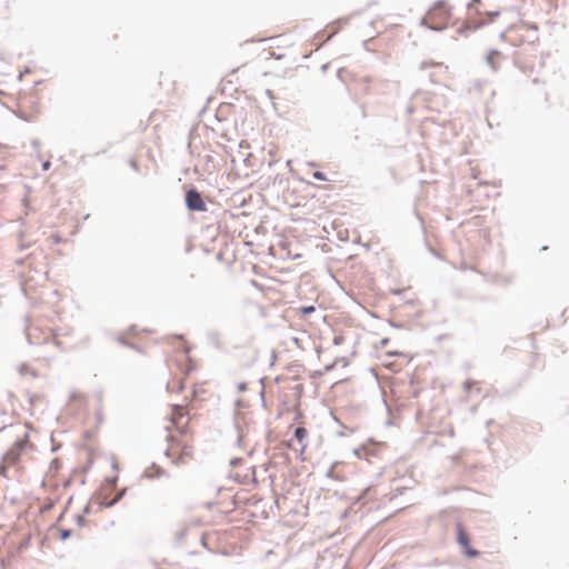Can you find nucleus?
Wrapping results in <instances>:
<instances>
[{
  "instance_id": "obj_9",
  "label": "nucleus",
  "mask_w": 569,
  "mask_h": 569,
  "mask_svg": "<svg viewBox=\"0 0 569 569\" xmlns=\"http://www.w3.org/2000/svg\"><path fill=\"white\" fill-rule=\"evenodd\" d=\"M338 466H339L338 461L332 462L331 466L326 471V477L330 478V479H333V480H337V481H345V479H346L345 476H342L341 473L336 471V468Z\"/></svg>"
},
{
  "instance_id": "obj_17",
  "label": "nucleus",
  "mask_w": 569,
  "mask_h": 569,
  "mask_svg": "<svg viewBox=\"0 0 569 569\" xmlns=\"http://www.w3.org/2000/svg\"><path fill=\"white\" fill-rule=\"evenodd\" d=\"M71 535H72V530L68 529V528L60 529V531H59V537H60L61 541H66L67 539H69L71 537Z\"/></svg>"
},
{
  "instance_id": "obj_48",
  "label": "nucleus",
  "mask_w": 569,
  "mask_h": 569,
  "mask_svg": "<svg viewBox=\"0 0 569 569\" xmlns=\"http://www.w3.org/2000/svg\"><path fill=\"white\" fill-rule=\"evenodd\" d=\"M23 262H24V259H18L17 260V263L20 264V266L23 264Z\"/></svg>"
},
{
  "instance_id": "obj_16",
  "label": "nucleus",
  "mask_w": 569,
  "mask_h": 569,
  "mask_svg": "<svg viewBox=\"0 0 569 569\" xmlns=\"http://www.w3.org/2000/svg\"><path fill=\"white\" fill-rule=\"evenodd\" d=\"M19 373L21 376H24L27 373H31L33 378H37L38 375L34 370H30L29 367L26 363H21L19 367Z\"/></svg>"
},
{
  "instance_id": "obj_56",
  "label": "nucleus",
  "mask_w": 569,
  "mask_h": 569,
  "mask_svg": "<svg viewBox=\"0 0 569 569\" xmlns=\"http://www.w3.org/2000/svg\"><path fill=\"white\" fill-rule=\"evenodd\" d=\"M167 439H168V441H171L172 440V436L168 435Z\"/></svg>"
},
{
  "instance_id": "obj_39",
  "label": "nucleus",
  "mask_w": 569,
  "mask_h": 569,
  "mask_svg": "<svg viewBox=\"0 0 569 569\" xmlns=\"http://www.w3.org/2000/svg\"><path fill=\"white\" fill-rule=\"evenodd\" d=\"M111 468H112L114 471H118V470H119V466H118V463H117L116 461H113V462L111 463Z\"/></svg>"
},
{
  "instance_id": "obj_49",
  "label": "nucleus",
  "mask_w": 569,
  "mask_h": 569,
  "mask_svg": "<svg viewBox=\"0 0 569 569\" xmlns=\"http://www.w3.org/2000/svg\"><path fill=\"white\" fill-rule=\"evenodd\" d=\"M170 455H171V453H170V450H169V449H166V451H164V456L170 457Z\"/></svg>"
},
{
  "instance_id": "obj_30",
  "label": "nucleus",
  "mask_w": 569,
  "mask_h": 569,
  "mask_svg": "<svg viewBox=\"0 0 569 569\" xmlns=\"http://www.w3.org/2000/svg\"><path fill=\"white\" fill-rule=\"evenodd\" d=\"M237 389H238V391H240V392L246 391V390H247V383H246V382H239V383L237 385Z\"/></svg>"
},
{
  "instance_id": "obj_25",
  "label": "nucleus",
  "mask_w": 569,
  "mask_h": 569,
  "mask_svg": "<svg viewBox=\"0 0 569 569\" xmlns=\"http://www.w3.org/2000/svg\"><path fill=\"white\" fill-rule=\"evenodd\" d=\"M242 461H243V459H242V458H240V457L232 458V459L230 460V466H231V467H237V466H239Z\"/></svg>"
},
{
  "instance_id": "obj_23",
  "label": "nucleus",
  "mask_w": 569,
  "mask_h": 569,
  "mask_svg": "<svg viewBox=\"0 0 569 569\" xmlns=\"http://www.w3.org/2000/svg\"><path fill=\"white\" fill-rule=\"evenodd\" d=\"M76 522L79 527H83L87 523V520L83 518L82 515H77Z\"/></svg>"
},
{
  "instance_id": "obj_43",
  "label": "nucleus",
  "mask_w": 569,
  "mask_h": 569,
  "mask_svg": "<svg viewBox=\"0 0 569 569\" xmlns=\"http://www.w3.org/2000/svg\"><path fill=\"white\" fill-rule=\"evenodd\" d=\"M361 116H362V118H366V116H367L366 111H365V106L363 104H361Z\"/></svg>"
},
{
  "instance_id": "obj_54",
  "label": "nucleus",
  "mask_w": 569,
  "mask_h": 569,
  "mask_svg": "<svg viewBox=\"0 0 569 569\" xmlns=\"http://www.w3.org/2000/svg\"><path fill=\"white\" fill-rule=\"evenodd\" d=\"M321 69H322V71H326V70H327V64H323V66L321 67Z\"/></svg>"
},
{
  "instance_id": "obj_14",
  "label": "nucleus",
  "mask_w": 569,
  "mask_h": 569,
  "mask_svg": "<svg viewBox=\"0 0 569 569\" xmlns=\"http://www.w3.org/2000/svg\"><path fill=\"white\" fill-rule=\"evenodd\" d=\"M188 532L189 529L187 527L179 528L174 533L177 542L182 543L188 536Z\"/></svg>"
},
{
  "instance_id": "obj_22",
  "label": "nucleus",
  "mask_w": 569,
  "mask_h": 569,
  "mask_svg": "<svg viewBox=\"0 0 569 569\" xmlns=\"http://www.w3.org/2000/svg\"><path fill=\"white\" fill-rule=\"evenodd\" d=\"M106 482L109 483L112 488H114L118 482V476L106 478Z\"/></svg>"
},
{
  "instance_id": "obj_34",
  "label": "nucleus",
  "mask_w": 569,
  "mask_h": 569,
  "mask_svg": "<svg viewBox=\"0 0 569 569\" xmlns=\"http://www.w3.org/2000/svg\"><path fill=\"white\" fill-rule=\"evenodd\" d=\"M129 164H130V167H131L133 170H136V171H138V170H139V167H138L137 162H136L133 159H131V160L129 161Z\"/></svg>"
},
{
  "instance_id": "obj_45",
  "label": "nucleus",
  "mask_w": 569,
  "mask_h": 569,
  "mask_svg": "<svg viewBox=\"0 0 569 569\" xmlns=\"http://www.w3.org/2000/svg\"><path fill=\"white\" fill-rule=\"evenodd\" d=\"M343 71H345V70H343L342 68L338 69V71H337V76H338L339 78H341V73H342Z\"/></svg>"
},
{
  "instance_id": "obj_44",
  "label": "nucleus",
  "mask_w": 569,
  "mask_h": 569,
  "mask_svg": "<svg viewBox=\"0 0 569 569\" xmlns=\"http://www.w3.org/2000/svg\"><path fill=\"white\" fill-rule=\"evenodd\" d=\"M390 326H391V327H395V328H401V327H402V325H397V323L391 322V321H390Z\"/></svg>"
},
{
  "instance_id": "obj_52",
  "label": "nucleus",
  "mask_w": 569,
  "mask_h": 569,
  "mask_svg": "<svg viewBox=\"0 0 569 569\" xmlns=\"http://www.w3.org/2000/svg\"><path fill=\"white\" fill-rule=\"evenodd\" d=\"M52 463H53V466H57L58 465V459H53Z\"/></svg>"
},
{
  "instance_id": "obj_24",
  "label": "nucleus",
  "mask_w": 569,
  "mask_h": 569,
  "mask_svg": "<svg viewBox=\"0 0 569 569\" xmlns=\"http://www.w3.org/2000/svg\"><path fill=\"white\" fill-rule=\"evenodd\" d=\"M31 72L29 67H26L20 73L18 74V80L21 81L26 74H29Z\"/></svg>"
},
{
  "instance_id": "obj_51",
  "label": "nucleus",
  "mask_w": 569,
  "mask_h": 569,
  "mask_svg": "<svg viewBox=\"0 0 569 569\" xmlns=\"http://www.w3.org/2000/svg\"><path fill=\"white\" fill-rule=\"evenodd\" d=\"M338 436H339V437H342V436H345V432H343V431H339V432H338Z\"/></svg>"
},
{
  "instance_id": "obj_21",
  "label": "nucleus",
  "mask_w": 569,
  "mask_h": 569,
  "mask_svg": "<svg viewBox=\"0 0 569 569\" xmlns=\"http://www.w3.org/2000/svg\"><path fill=\"white\" fill-rule=\"evenodd\" d=\"M473 385H476L475 380H471V379L466 380L462 385L463 391L469 392Z\"/></svg>"
},
{
  "instance_id": "obj_55",
  "label": "nucleus",
  "mask_w": 569,
  "mask_h": 569,
  "mask_svg": "<svg viewBox=\"0 0 569 569\" xmlns=\"http://www.w3.org/2000/svg\"><path fill=\"white\" fill-rule=\"evenodd\" d=\"M118 340L119 342L124 343V340L121 337H119Z\"/></svg>"
},
{
  "instance_id": "obj_50",
  "label": "nucleus",
  "mask_w": 569,
  "mask_h": 569,
  "mask_svg": "<svg viewBox=\"0 0 569 569\" xmlns=\"http://www.w3.org/2000/svg\"><path fill=\"white\" fill-rule=\"evenodd\" d=\"M0 60H1V61H4V57H3V53H2V52H0Z\"/></svg>"
},
{
  "instance_id": "obj_57",
  "label": "nucleus",
  "mask_w": 569,
  "mask_h": 569,
  "mask_svg": "<svg viewBox=\"0 0 569 569\" xmlns=\"http://www.w3.org/2000/svg\"><path fill=\"white\" fill-rule=\"evenodd\" d=\"M27 339H28V342L31 345L32 342H31V339H30L29 335H28Z\"/></svg>"
},
{
  "instance_id": "obj_1",
  "label": "nucleus",
  "mask_w": 569,
  "mask_h": 569,
  "mask_svg": "<svg viewBox=\"0 0 569 569\" xmlns=\"http://www.w3.org/2000/svg\"><path fill=\"white\" fill-rule=\"evenodd\" d=\"M184 204L190 212H206L207 203L196 187H190L184 193Z\"/></svg>"
},
{
  "instance_id": "obj_32",
  "label": "nucleus",
  "mask_w": 569,
  "mask_h": 569,
  "mask_svg": "<svg viewBox=\"0 0 569 569\" xmlns=\"http://www.w3.org/2000/svg\"><path fill=\"white\" fill-rule=\"evenodd\" d=\"M481 0H470V2L467 4V8L471 10L477 3H480Z\"/></svg>"
},
{
  "instance_id": "obj_59",
  "label": "nucleus",
  "mask_w": 569,
  "mask_h": 569,
  "mask_svg": "<svg viewBox=\"0 0 569 569\" xmlns=\"http://www.w3.org/2000/svg\"><path fill=\"white\" fill-rule=\"evenodd\" d=\"M261 400L264 402L263 391L261 392Z\"/></svg>"
},
{
  "instance_id": "obj_18",
  "label": "nucleus",
  "mask_w": 569,
  "mask_h": 569,
  "mask_svg": "<svg viewBox=\"0 0 569 569\" xmlns=\"http://www.w3.org/2000/svg\"><path fill=\"white\" fill-rule=\"evenodd\" d=\"M299 311H300L301 315H305V316L311 315V313H313L316 311V307L312 306V305H310V306H302V307H300Z\"/></svg>"
},
{
  "instance_id": "obj_20",
  "label": "nucleus",
  "mask_w": 569,
  "mask_h": 569,
  "mask_svg": "<svg viewBox=\"0 0 569 569\" xmlns=\"http://www.w3.org/2000/svg\"><path fill=\"white\" fill-rule=\"evenodd\" d=\"M312 177H313L316 180H319V181H327V180H328V179H327L326 173H325V172H322V171H315V172L312 173Z\"/></svg>"
},
{
  "instance_id": "obj_29",
  "label": "nucleus",
  "mask_w": 569,
  "mask_h": 569,
  "mask_svg": "<svg viewBox=\"0 0 569 569\" xmlns=\"http://www.w3.org/2000/svg\"><path fill=\"white\" fill-rule=\"evenodd\" d=\"M500 14V11L497 10V11H492V12H489L488 13V17H489V21H492L495 18H497L498 16Z\"/></svg>"
},
{
  "instance_id": "obj_10",
  "label": "nucleus",
  "mask_w": 569,
  "mask_h": 569,
  "mask_svg": "<svg viewBox=\"0 0 569 569\" xmlns=\"http://www.w3.org/2000/svg\"><path fill=\"white\" fill-rule=\"evenodd\" d=\"M18 249L19 251H24L29 249L31 246L36 243L34 240L26 241V233L23 231H20L18 234Z\"/></svg>"
},
{
  "instance_id": "obj_41",
  "label": "nucleus",
  "mask_w": 569,
  "mask_h": 569,
  "mask_svg": "<svg viewBox=\"0 0 569 569\" xmlns=\"http://www.w3.org/2000/svg\"><path fill=\"white\" fill-rule=\"evenodd\" d=\"M90 512V505H86L84 508H83V513H89Z\"/></svg>"
},
{
  "instance_id": "obj_28",
  "label": "nucleus",
  "mask_w": 569,
  "mask_h": 569,
  "mask_svg": "<svg viewBox=\"0 0 569 569\" xmlns=\"http://www.w3.org/2000/svg\"><path fill=\"white\" fill-rule=\"evenodd\" d=\"M335 361H337V365L342 363L343 367L348 366V360L345 357H339Z\"/></svg>"
},
{
  "instance_id": "obj_3",
  "label": "nucleus",
  "mask_w": 569,
  "mask_h": 569,
  "mask_svg": "<svg viewBox=\"0 0 569 569\" xmlns=\"http://www.w3.org/2000/svg\"><path fill=\"white\" fill-rule=\"evenodd\" d=\"M28 441V435L26 433L23 438H18L14 443L6 451L3 458L6 461L10 463H14L20 458L22 451L26 448Z\"/></svg>"
},
{
  "instance_id": "obj_37",
  "label": "nucleus",
  "mask_w": 569,
  "mask_h": 569,
  "mask_svg": "<svg viewBox=\"0 0 569 569\" xmlns=\"http://www.w3.org/2000/svg\"><path fill=\"white\" fill-rule=\"evenodd\" d=\"M388 343H389V338H383V339H381V341H380V345H381V346H387Z\"/></svg>"
},
{
  "instance_id": "obj_36",
  "label": "nucleus",
  "mask_w": 569,
  "mask_h": 569,
  "mask_svg": "<svg viewBox=\"0 0 569 569\" xmlns=\"http://www.w3.org/2000/svg\"><path fill=\"white\" fill-rule=\"evenodd\" d=\"M18 117H19L21 120H23V121H27V122L31 121V119H30V118L26 117V116H24V114H22V113H21V114H18Z\"/></svg>"
},
{
  "instance_id": "obj_31",
  "label": "nucleus",
  "mask_w": 569,
  "mask_h": 569,
  "mask_svg": "<svg viewBox=\"0 0 569 569\" xmlns=\"http://www.w3.org/2000/svg\"><path fill=\"white\" fill-rule=\"evenodd\" d=\"M31 146H32V148H33L36 151H38V150H39V148H40V142H39V140L33 139V140L31 141Z\"/></svg>"
},
{
  "instance_id": "obj_53",
  "label": "nucleus",
  "mask_w": 569,
  "mask_h": 569,
  "mask_svg": "<svg viewBox=\"0 0 569 569\" xmlns=\"http://www.w3.org/2000/svg\"><path fill=\"white\" fill-rule=\"evenodd\" d=\"M52 463H53V466H57L58 465V459H53Z\"/></svg>"
},
{
  "instance_id": "obj_5",
  "label": "nucleus",
  "mask_w": 569,
  "mask_h": 569,
  "mask_svg": "<svg viewBox=\"0 0 569 569\" xmlns=\"http://www.w3.org/2000/svg\"><path fill=\"white\" fill-rule=\"evenodd\" d=\"M373 488L371 486L366 487L359 496H357L352 502V505H362L366 506L368 502L376 499L372 495Z\"/></svg>"
},
{
  "instance_id": "obj_2",
  "label": "nucleus",
  "mask_w": 569,
  "mask_h": 569,
  "mask_svg": "<svg viewBox=\"0 0 569 569\" xmlns=\"http://www.w3.org/2000/svg\"><path fill=\"white\" fill-rule=\"evenodd\" d=\"M456 529L457 543L461 547L462 553L469 559L478 557L480 552L471 546L470 538L463 526L461 523H457Z\"/></svg>"
},
{
  "instance_id": "obj_46",
  "label": "nucleus",
  "mask_w": 569,
  "mask_h": 569,
  "mask_svg": "<svg viewBox=\"0 0 569 569\" xmlns=\"http://www.w3.org/2000/svg\"><path fill=\"white\" fill-rule=\"evenodd\" d=\"M210 338H211V339H218V333H216V332L210 333Z\"/></svg>"
},
{
  "instance_id": "obj_13",
  "label": "nucleus",
  "mask_w": 569,
  "mask_h": 569,
  "mask_svg": "<svg viewBox=\"0 0 569 569\" xmlns=\"http://www.w3.org/2000/svg\"><path fill=\"white\" fill-rule=\"evenodd\" d=\"M498 56H500V51H499V50H497V49H491V50L488 52L487 57H486V61H487V63H488V64H489L493 70H496V69H497L496 63L493 62V57H498Z\"/></svg>"
},
{
  "instance_id": "obj_40",
  "label": "nucleus",
  "mask_w": 569,
  "mask_h": 569,
  "mask_svg": "<svg viewBox=\"0 0 569 569\" xmlns=\"http://www.w3.org/2000/svg\"><path fill=\"white\" fill-rule=\"evenodd\" d=\"M52 238L56 243H59L61 241V238L58 234L52 236Z\"/></svg>"
},
{
  "instance_id": "obj_6",
  "label": "nucleus",
  "mask_w": 569,
  "mask_h": 569,
  "mask_svg": "<svg viewBox=\"0 0 569 569\" xmlns=\"http://www.w3.org/2000/svg\"><path fill=\"white\" fill-rule=\"evenodd\" d=\"M486 24V21H467L461 27L458 28L459 34H467L468 32L476 31L477 29L481 28Z\"/></svg>"
},
{
  "instance_id": "obj_26",
  "label": "nucleus",
  "mask_w": 569,
  "mask_h": 569,
  "mask_svg": "<svg viewBox=\"0 0 569 569\" xmlns=\"http://www.w3.org/2000/svg\"><path fill=\"white\" fill-rule=\"evenodd\" d=\"M127 492V488H123L122 490H120L114 497L113 499H118V502L124 497Z\"/></svg>"
},
{
  "instance_id": "obj_12",
  "label": "nucleus",
  "mask_w": 569,
  "mask_h": 569,
  "mask_svg": "<svg viewBox=\"0 0 569 569\" xmlns=\"http://www.w3.org/2000/svg\"><path fill=\"white\" fill-rule=\"evenodd\" d=\"M239 415H240V413H239L238 411H234V416H233V427H234V429H236V431H237V436H238V437H237V446H240V445H241V442H242V439H243V431H242V429H241V427H240V425H239V422H238V420H237V419H238V417H239Z\"/></svg>"
},
{
  "instance_id": "obj_15",
  "label": "nucleus",
  "mask_w": 569,
  "mask_h": 569,
  "mask_svg": "<svg viewBox=\"0 0 569 569\" xmlns=\"http://www.w3.org/2000/svg\"><path fill=\"white\" fill-rule=\"evenodd\" d=\"M117 503H118V499H113V498L112 499L103 498L99 502L100 507H102V508H112Z\"/></svg>"
},
{
  "instance_id": "obj_11",
  "label": "nucleus",
  "mask_w": 569,
  "mask_h": 569,
  "mask_svg": "<svg viewBox=\"0 0 569 569\" xmlns=\"http://www.w3.org/2000/svg\"><path fill=\"white\" fill-rule=\"evenodd\" d=\"M420 27H426L429 30L432 31H443L447 28L446 23H429L427 21V18L421 19Z\"/></svg>"
},
{
  "instance_id": "obj_8",
  "label": "nucleus",
  "mask_w": 569,
  "mask_h": 569,
  "mask_svg": "<svg viewBox=\"0 0 569 569\" xmlns=\"http://www.w3.org/2000/svg\"><path fill=\"white\" fill-rule=\"evenodd\" d=\"M293 437L302 446L301 450L303 451L307 447V443L305 442L308 437L307 429L301 426L297 427L293 431Z\"/></svg>"
},
{
  "instance_id": "obj_35",
  "label": "nucleus",
  "mask_w": 569,
  "mask_h": 569,
  "mask_svg": "<svg viewBox=\"0 0 569 569\" xmlns=\"http://www.w3.org/2000/svg\"><path fill=\"white\" fill-rule=\"evenodd\" d=\"M276 360H277V352H276V350H272V352H271V363L270 365L271 366L274 365Z\"/></svg>"
},
{
  "instance_id": "obj_38",
  "label": "nucleus",
  "mask_w": 569,
  "mask_h": 569,
  "mask_svg": "<svg viewBox=\"0 0 569 569\" xmlns=\"http://www.w3.org/2000/svg\"><path fill=\"white\" fill-rule=\"evenodd\" d=\"M242 403H243V402H242V400H241V399H238V400H236V401H234V406H236V408H240V407L242 406Z\"/></svg>"
},
{
  "instance_id": "obj_58",
  "label": "nucleus",
  "mask_w": 569,
  "mask_h": 569,
  "mask_svg": "<svg viewBox=\"0 0 569 569\" xmlns=\"http://www.w3.org/2000/svg\"><path fill=\"white\" fill-rule=\"evenodd\" d=\"M260 383L262 385V388H264L263 379H260Z\"/></svg>"
},
{
  "instance_id": "obj_27",
  "label": "nucleus",
  "mask_w": 569,
  "mask_h": 569,
  "mask_svg": "<svg viewBox=\"0 0 569 569\" xmlns=\"http://www.w3.org/2000/svg\"><path fill=\"white\" fill-rule=\"evenodd\" d=\"M345 338L342 336H335L333 338V345L339 346L343 342Z\"/></svg>"
},
{
  "instance_id": "obj_33",
  "label": "nucleus",
  "mask_w": 569,
  "mask_h": 569,
  "mask_svg": "<svg viewBox=\"0 0 569 569\" xmlns=\"http://www.w3.org/2000/svg\"><path fill=\"white\" fill-rule=\"evenodd\" d=\"M51 167V162L49 160L42 162V170L48 171Z\"/></svg>"
},
{
  "instance_id": "obj_42",
  "label": "nucleus",
  "mask_w": 569,
  "mask_h": 569,
  "mask_svg": "<svg viewBox=\"0 0 569 569\" xmlns=\"http://www.w3.org/2000/svg\"><path fill=\"white\" fill-rule=\"evenodd\" d=\"M266 93H267L268 97L273 98V93H272V91L270 89H267Z\"/></svg>"
},
{
  "instance_id": "obj_47",
  "label": "nucleus",
  "mask_w": 569,
  "mask_h": 569,
  "mask_svg": "<svg viewBox=\"0 0 569 569\" xmlns=\"http://www.w3.org/2000/svg\"><path fill=\"white\" fill-rule=\"evenodd\" d=\"M173 409H174V410H179V411H180V410H182L181 406H179V405H174V406H173Z\"/></svg>"
},
{
  "instance_id": "obj_19",
  "label": "nucleus",
  "mask_w": 569,
  "mask_h": 569,
  "mask_svg": "<svg viewBox=\"0 0 569 569\" xmlns=\"http://www.w3.org/2000/svg\"><path fill=\"white\" fill-rule=\"evenodd\" d=\"M336 367H337V361H333V362H331V363H329V365L325 366L323 371H318V372H317V375H318V376H322V373H325V372H330V371H332Z\"/></svg>"
},
{
  "instance_id": "obj_7",
  "label": "nucleus",
  "mask_w": 569,
  "mask_h": 569,
  "mask_svg": "<svg viewBox=\"0 0 569 569\" xmlns=\"http://www.w3.org/2000/svg\"><path fill=\"white\" fill-rule=\"evenodd\" d=\"M151 468L154 470V472H149V471L146 470L142 473L143 478L156 479V478H160L162 476H167L166 470L163 468H161L160 466H158L156 462L151 463Z\"/></svg>"
},
{
  "instance_id": "obj_4",
  "label": "nucleus",
  "mask_w": 569,
  "mask_h": 569,
  "mask_svg": "<svg viewBox=\"0 0 569 569\" xmlns=\"http://www.w3.org/2000/svg\"><path fill=\"white\" fill-rule=\"evenodd\" d=\"M433 11H438L439 14L442 16L443 18H449L451 16V9L448 6L447 1H445V0H437L433 3V8L428 11L427 16L429 18L433 19L435 18V12Z\"/></svg>"
}]
</instances>
